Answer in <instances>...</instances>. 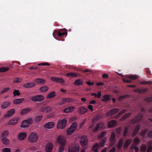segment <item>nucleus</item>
I'll list each match as a JSON object with an SVG mask.
<instances>
[{
  "label": "nucleus",
  "mask_w": 152,
  "mask_h": 152,
  "mask_svg": "<svg viewBox=\"0 0 152 152\" xmlns=\"http://www.w3.org/2000/svg\"><path fill=\"white\" fill-rule=\"evenodd\" d=\"M104 131L102 132L101 134L98 136V138L100 139L103 138L101 140L99 141L100 144L97 143H95L93 145L92 148V151L94 152H99L98 149L100 147L103 146L104 144Z\"/></svg>",
  "instance_id": "1"
},
{
  "label": "nucleus",
  "mask_w": 152,
  "mask_h": 152,
  "mask_svg": "<svg viewBox=\"0 0 152 152\" xmlns=\"http://www.w3.org/2000/svg\"><path fill=\"white\" fill-rule=\"evenodd\" d=\"M57 139L58 142L60 145L58 152H63L66 144L65 139L63 136L59 135L57 137Z\"/></svg>",
  "instance_id": "2"
},
{
  "label": "nucleus",
  "mask_w": 152,
  "mask_h": 152,
  "mask_svg": "<svg viewBox=\"0 0 152 152\" xmlns=\"http://www.w3.org/2000/svg\"><path fill=\"white\" fill-rule=\"evenodd\" d=\"M33 122V119L31 118H28L26 120H23L22 122L20 127L22 128H27L29 125L32 124Z\"/></svg>",
  "instance_id": "3"
},
{
  "label": "nucleus",
  "mask_w": 152,
  "mask_h": 152,
  "mask_svg": "<svg viewBox=\"0 0 152 152\" xmlns=\"http://www.w3.org/2000/svg\"><path fill=\"white\" fill-rule=\"evenodd\" d=\"M38 136L37 134L35 132H32L28 137V139L31 142H34L37 141L38 140Z\"/></svg>",
  "instance_id": "4"
},
{
  "label": "nucleus",
  "mask_w": 152,
  "mask_h": 152,
  "mask_svg": "<svg viewBox=\"0 0 152 152\" xmlns=\"http://www.w3.org/2000/svg\"><path fill=\"white\" fill-rule=\"evenodd\" d=\"M77 127V124L74 123L72 124L66 130V134L68 135L71 134L76 129Z\"/></svg>",
  "instance_id": "5"
},
{
  "label": "nucleus",
  "mask_w": 152,
  "mask_h": 152,
  "mask_svg": "<svg viewBox=\"0 0 152 152\" xmlns=\"http://www.w3.org/2000/svg\"><path fill=\"white\" fill-rule=\"evenodd\" d=\"M67 123L66 119H63L59 120L57 125V127L59 129H63L66 126Z\"/></svg>",
  "instance_id": "6"
},
{
  "label": "nucleus",
  "mask_w": 152,
  "mask_h": 152,
  "mask_svg": "<svg viewBox=\"0 0 152 152\" xmlns=\"http://www.w3.org/2000/svg\"><path fill=\"white\" fill-rule=\"evenodd\" d=\"M79 148L78 145H70L69 147V152H79Z\"/></svg>",
  "instance_id": "7"
},
{
  "label": "nucleus",
  "mask_w": 152,
  "mask_h": 152,
  "mask_svg": "<svg viewBox=\"0 0 152 152\" xmlns=\"http://www.w3.org/2000/svg\"><path fill=\"white\" fill-rule=\"evenodd\" d=\"M143 114L139 113L137 115L133 118L131 121V123L134 124L135 123L141 120L143 118Z\"/></svg>",
  "instance_id": "8"
},
{
  "label": "nucleus",
  "mask_w": 152,
  "mask_h": 152,
  "mask_svg": "<svg viewBox=\"0 0 152 152\" xmlns=\"http://www.w3.org/2000/svg\"><path fill=\"white\" fill-rule=\"evenodd\" d=\"M44 99V96L42 95H37L32 97L31 99L33 102H40L42 101Z\"/></svg>",
  "instance_id": "9"
},
{
  "label": "nucleus",
  "mask_w": 152,
  "mask_h": 152,
  "mask_svg": "<svg viewBox=\"0 0 152 152\" xmlns=\"http://www.w3.org/2000/svg\"><path fill=\"white\" fill-rule=\"evenodd\" d=\"M128 77L130 79H127L126 78H124L123 80V81L126 83H130L132 82V81L130 80L131 79L132 80H135L137 78V76L134 75H130Z\"/></svg>",
  "instance_id": "10"
},
{
  "label": "nucleus",
  "mask_w": 152,
  "mask_h": 152,
  "mask_svg": "<svg viewBox=\"0 0 152 152\" xmlns=\"http://www.w3.org/2000/svg\"><path fill=\"white\" fill-rule=\"evenodd\" d=\"M88 142V139L87 137L85 135H83L81 137L80 143L83 146L86 145Z\"/></svg>",
  "instance_id": "11"
},
{
  "label": "nucleus",
  "mask_w": 152,
  "mask_h": 152,
  "mask_svg": "<svg viewBox=\"0 0 152 152\" xmlns=\"http://www.w3.org/2000/svg\"><path fill=\"white\" fill-rule=\"evenodd\" d=\"M88 111V109L86 107L82 106L79 107L78 112L79 114L83 115L85 114Z\"/></svg>",
  "instance_id": "12"
},
{
  "label": "nucleus",
  "mask_w": 152,
  "mask_h": 152,
  "mask_svg": "<svg viewBox=\"0 0 152 152\" xmlns=\"http://www.w3.org/2000/svg\"><path fill=\"white\" fill-rule=\"evenodd\" d=\"M62 29H59L58 31H56L53 33V36L54 37L55 35H57L58 36L62 37L66 34V33L63 32Z\"/></svg>",
  "instance_id": "13"
},
{
  "label": "nucleus",
  "mask_w": 152,
  "mask_h": 152,
  "mask_svg": "<svg viewBox=\"0 0 152 152\" xmlns=\"http://www.w3.org/2000/svg\"><path fill=\"white\" fill-rule=\"evenodd\" d=\"M53 148V145L51 142L48 143L45 147V150L47 152H51Z\"/></svg>",
  "instance_id": "14"
},
{
  "label": "nucleus",
  "mask_w": 152,
  "mask_h": 152,
  "mask_svg": "<svg viewBox=\"0 0 152 152\" xmlns=\"http://www.w3.org/2000/svg\"><path fill=\"white\" fill-rule=\"evenodd\" d=\"M51 79L54 82L59 83H64L65 82L64 80L61 78L58 77H52Z\"/></svg>",
  "instance_id": "15"
},
{
  "label": "nucleus",
  "mask_w": 152,
  "mask_h": 152,
  "mask_svg": "<svg viewBox=\"0 0 152 152\" xmlns=\"http://www.w3.org/2000/svg\"><path fill=\"white\" fill-rule=\"evenodd\" d=\"M119 110L117 108H115L110 110L109 112L107 113V115L108 116H111L114 115L119 111Z\"/></svg>",
  "instance_id": "16"
},
{
  "label": "nucleus",
  "mask_w": 152,
  "mask_h": 152,
  "mask_svg": "<svg viewBox=\"0 0 152 152\" xmlns=\"http://www.w3.org/2000/svg\"><path fill=\"white\" fill-rule=\"evenodd\" d=\"M110 144L112 145H114L115 142V134L113 132L111 134L110 137Z\"/></svg>",
  "instance_id": "17"
},
{
  "label": "nucleus",
  "mask_w": 152,
  "mask_h": 152,
  "mask_svg": "<svg viewBox=\"0 0 152 152\" xmlns=\"http://www.w3.org/2000/svg\"><path fill=\"white\" fill-rule=\"evenodd\" d=\"M54 125V123L53 122H49L47 123L44 126V127L46 129H51L53 128Z\"/></svg>",
  "instance_id": "18"
},
{
  "label": "nucleus",
  "mask_w": 152,
  "mask_h": 152,
  "mask_svg": "<svg viewBox=\"0 0 152 152\" xmlns=\"http://www.w3.org/2000/svg\"><path fill=\"white\" fill-rule=\"evenodd\" d=\"M11 104L10 101H7L4 102L1 105V107L2 109H5L9 107Z\"/></svg>",
  "instance_id": "19"
},
{
  "label": "nucleus",
  "mask_w": 152,
  "mask_h": 152,
  "mask_svg": "<svg viewBox=\"0 0 152 152\" xmlns=\"http://www.w3.org/2000/svg\"><path fill=\"white\" fill-rule=\"evenodd\" d=\"M15 113V110L14 109H10L8 111L6 114L4 115L5 117H10L12 116Z\"/></svg>",
  "instance_id": "20"
},
{
  "label": "nucleus",
  "mask_w": 152,
  "mask_h": 152,
  "mask_svg": "<svg viewBox=\"0 0 152 152\" xmlns=\"http://www.w3.org/2000/svg\"><path fill=\"white\" fill-rule=\"evenodd\" d=\"M19 120L18 117H16L15 118L12 119L10 121L8 124L10 125H14L17 123Z\"/></svg>",
  "instance_id": "21"
},
{
  "label": "nucleus",
  "mask_w": 152,
  "mask_h": 152,
  "mask_svg": "<svg viewBox=\"0 0 152 152\" xmlns=\"http://www.w3.org/2000/svg\"><path fill=\"white\" fill-rule=\"evenodd\" d=\"M35 85V84L34 83L30 82L24 83L23 86L26 88H29L33 87Z\"/></svg>",
  "instance_id": "22"
},
{
  "label": "nucleus",
  "mask_w": 152,
  "mask_h": 152,
  "mask_svg": "<svg viewBox=\"0 0 152 152\" xmlns=\"http://www.w3.org/2000/svg\"><path fill=\"white\" fill-rule=\"evenodd\" d=\"M132 142V140L130 138L126 140L124 143L123 148H128Z\"/></svg>",
  "instance_id": "23"
},
{
  "label": "nucleus",
  "mask_w": 152,
  "mask_h": 152,
  "mask_svg": "<svg viewBox=\"0 0 152 152\" xmlns=\"http://www.w3.org/2000/svg\"><path fill=\"white\" fill-rule=\"evenodd\" d=\"M75 108L73 106H70L66 108L64 110V112L65 113H68L73 111Z\"/></svg>",
  "instance_id": "24"
},
{
  "label": "nucleus",
  "mask_w": 152,
  "mask_h": 152,
  "mask_svg": "<svg viewBox=\"0 0 152 152\" xmlns=\"http://www.w3.org/2000/svg\"><path fill=\"white\" fill-rule=\"evenodd\" d=\"M66 76L68 77H71V78L76 77H77L78 76L77 74L75 73L70 72L66 74Z\"/></svg>",
  "instance_id": "25"
},
{
  "label": "nucleus",
  "mask_w": 152,
  "mask_h": 152,
  "mask_svg": "<svg viewBox=\"0 0 152 152\" xmlns=\"http://www.w3.org/2000/svg\"><path fill=\"white\" fill-rule=\"evenodd\" d=\"M140 141V140L137 137H136L133 140V143L134 144H132L131 145H133L134 146H138L139 145Z\"/></svg>",
  "instance_id": "26"
},
{
  "label": "nucleus",
  "mask_w": 152,
  "mask_h": 152,
  "mask_svg": "<svg viewBox=\"0 0 152 152\" xmlns=\"http://www.w3.org/2000/svg\"><path fill=\"white\" fill-rule=\"evenodd\" d=\"M116 124V121L115 120H113L108 122V126L109 127L112 128L115 126Z\"/></svg>",
  "instance_id": "27"
},
{
  "label": "nucleus",
  "mask_w": 152,
  "mask_h": 152,
  "mask_svg": "<svg viewBox=\"0 0 152 152\" xmlns=\"http://www.w3.org/2000/svg\"><path fill=\"white\" fill-rule=\"evenodd\" d=\"M26 133L21 132L19 134L18 137L20 140H23L26 138Z\"/></svg>",
  "instance_id": "28"
},
{
  "label": "nucleus",
  "mask_w": 152,
  "mask_h": 152,
  "mask_svg": "<svg viewBox=\"0 0 152 152\" xmlns=\"http://www.w3.org/2000/svg\"><path fill=\"white\" fill-rule=\"evenodd\" d=\"M31 110V109L30 108H27L22 110L20 112L21 114L22 115H24L27 113H28Z\"/></svg>",
  "instance_id": "29"
},
{
  "label": "nucleus",
  "mask_w": 152,
  "mask_h": 152,
  "mask_svg": "<svg viewBox=\"0 0 152 152\" xmlns=\"http://www.w3.org/2000/svg\"><path fill=\"white\" fill-rule=\"evenodd\" d=\"M34 82L38 84H44L45 82V80L41 78H37L35 79L34 80Z\"/></svg>",
  "instance_id": "30"
},
{
  "label": "nucleus",
  "mask_w": 152,
  "mask_h": 152,
  "mask_svg": "<svg viewBox=\"0 0 152 152\" xmlns=\"http://www.w3.org/2000/svg\"><path fill=\"white\" fill-rule=\"evenodd\" d=\"M103 128L102 124L100 123H98L97 124L95 128L94 129L93 132H96L99 129H101Z\"/></svg>",
  "instance_id": "31"
},
{
  "label": "nucleus",
  "mask_w": 152,
  "mask_h": 152,
  "mask_svg": "<svg viewBox=\"0 0 152 152\" xmlns=\"http://www.w3.org/2000/svg\"><path fill=\"white\" fill-rule=\"evenodd\" d=\"M24 100V98L17 99L14 100L13 102L15 104H18L23 101Z\"/></svg>",
  "instance_id": "32"
},
{
  "label": "nucleus",
  "mask_w": 152,
  "mask_h": 152,
  "mask_svg": "<svg viewBox=\"0 0 152 152\" xmlns=\"http://www.w3.org/2000/svg\"><path fill=\"white\" fill-rule=\"evenodd\" d=\"M123 143V140L122 139H120L117 145V148L118 149L120 150L122 148Z\"/></svg>",
  "instance_id": "33"
},
{
  "label": "nucleus",
  "mask_w": 152,
  "mask_h": 152,
  "mask_svg": "<svg viewBox=\"0 0 152 152\" xmlns=\"http://www.w3.org/2000/svg\"><path fill=\"white\" fill-rule=\"evenodd\" d=\"M56 95L55 92L54 91H52L48 94L47 96V98L48 99L53 98Z\"/></svg>",
  "instance_id": "34"
},
{
  "label": "nucleus",
  "mask_w": 152,
  "mask_h": 152,
  "mask_svg": "<svg viewBox=\"0 0 152 152\" xmlns=\"http://www.w3.org/2000/svg\"><path fill=\"white\" fill-rule=\"evenodd\" d=\"M62 101L64 102L71 103L74 101V100L70 98H64L63 99Z\"/></svg>",
  "instance_id": "35"
},
{
  "label": "nucleus",
  "mask_w": 152,
  "mask_h": 152,
  "mask_svg": "<svg viewBox=\"0 0 152 152\" xmlns=\"http://www.w3.org/2000/svg\"><path fill=\"white\" fill-rule=\"evenodd\" d=\"M74 84L75 85L80 86L83 84V82L80 79H78L76 80L74 82Z\"/></svg>",
  "instance_id": "36"
},
{
  "label": "nucleus",
  "mask_w": 152,
  "mask_h": 152,
  "mask_svg": "<svg viewBox=\"0 0 152 152\" xmlns=\"http://www.w3.org/2000/svg\"><path fill=\"white\" fill-rule=\"evenodd\" d=\"M137 146H134L133 145H131L129 147V149L131 150H133L135 149V152H138L139 148L137 147Z\"/></svg>",
  "instance_id": "37"
},
{
  "label": "nucleus",
  "mask_w": 152,
  "mask_h": 152,
  "mask_svg": "<svg viewBox=\"0 0 152 152\" xmlns=\"http://www.w3.org/2000/svg\"><path fill=\"white\" fill-rule=\"evenodd\" d=\"M9 132L7 130H6L4 131L3 132H2L1 134V137L3 138H6L7 137L8 134Z\"/></svg>",
  "instance_id": "38"
},
{
  "label": "nucleus",
  "mask_w": 152,
  "mask_h": 152,
  "mask_svg": "<svg viewBox=\"0 0 152 152\" xmlns=\"http://www.w3.org/2000/svg\"><path fill=\"white\" fill-rule=\"evenodd\" d=\"M129 127L128 126H125L124 128V130L123 132V135L124 137H126L127 136L128 132V131L129 129Z\"/></svg>",
  "instance_id": "39"
},
{
  "label": "nucleus",
  "mask_w": 152,
  "mask_h": 152,
  "mask_svg": "<svg viewBox=\"0 0 152 152\" xmlns=\"http://www.w3.org/2000/svg\"><path fill=\"white\" fill-rule=\"evenodd\" d=\"M2 142L5 145H7L10 143V140L6 138H3L1 139Z\"/></svg>",
  "instance_id": "40"
},
{
  "label": "nucleus",
  "mask_w": 152,
  "mask_h": 152,
  "mask_svg": "<svg viewBox=\"0 0 152 152\" xmlns=\"http://www.w3.org/2000/svg\"><path fill=\"white\" fill-rule=\"evenodd\" d=\"M13 97H15V96H19L20 94V93L19 92V90L15 89L13 90Z\"/></svg>",
  "instance_id": "41"
},
{
  "label": "nucleus",
  "mask_w": 152,
  "mask_h": 152,
  "mask_svg": "<svg viewBox=\"0 0 152 152\" xmlns=\"http://www.w3.org/2000/svg\"><path fill=\"white\" fill-rule=\"evenodd\" d=\"M48 89V87L46 86H44L40 88V90L42 92L47 91Z\"/></svg>",
  "instance_id": "42"
},
{
  "label": "nucleus",
  "mask_w": 152,
  "mask_h": 152,
  "mask_svg": "<svg viewBox=\"0 0 152 152\" xmlns=\"http://www.w3.org/2000/svg\"><path fill=\"white\" fill-rule=\"evenodd\" d=\"M140 128V126L139 125H137L135 126L133 132V133L134 134H136L138 132Z\"/></svg>",
  "instance_id": "43"
},
{
  "label": "nucleus",
  "mask_w": 152,
  "mask_h": 152,
  "mask_svg": "<svg viewBox=\"0 0 152 152\" xmlns=\"http://www.w3.org/2000/svg\"><path fill=\"white\" fill-rule=\"evenodd\" d=\"M10 69L8 67H0V72H3L8 71Z\"/></svg>",
  "instance_id": "44"
},
{
  "label": "nucleus",
  "mask_w": 152,
  "mask_h": 152,
  "mask_svg": "<svg viewBox=\"0 0 152 152\" xmlns=\"http://www.w3.org/2000/svg\"><path fill=\"white\" fill-rule=\"evenodd\" d=\"M152 83V81H143L140 82V84L142 85L150 84Z\"/></svg>",
  "instance_id": "45"
},
{
  "label": "nucleus",
  "mask_w": 152,
  "mask_h": 152,
  "mask_svg": "<svg viewBox=\"0 0 152 152\" xmlns=\"http://www.w3.org/2000/svg\"><path fill=\"white\" fill-rule=\"evenodd\" d=\"M147 149V146L144 144H142L141 147V150L142 152H145Z\"/></svg>",
  "instance_id": "46"
},
{
  "label": "nucleus",
  "mask_w": 152,
  "mask_h": 152,
  "mask_svg": "<svg viewBox=\"0 0 152 152\" xmlns=\"http://www.w3.org/2000/svg\"><path fill=\"white\" fill-rule=\"evenodd\" d=\"M126 109H123L121 111H120L119 113H118L117 115H116V116L117 117H119L121 115L123 114H124V113H125L126 112Z\"/></svg>",
  "instance_id": "47"
},
{
  "label": "nucleus",
  "mask_w": 152,
  "mask_h": 152,
  "mask_svg": "<svg viewBox=\"0 0 152 152\" xmlns=\"http://www.w3.org/2000/svg\"><path fill=\"white\" fill-rule=\"evenodd\" d=\"M131 115V113H129L124 114L123 117V118L124 119L128 118Z\"/></svg>",
  "instance_id": "48"
},
{
  "label": "nucleus",
  "mask_w": 152,
  "mask_h": 152,
  "mask_svg": "<svg viewBox=\"0 0 152 152\" xmlns=\"http://www.w3.org/2000/svg\"><path fill=\"white\" fill-rule=\"evenodd\" d=\"M42 115H37V116L35 119H34V121L35 122H38V121H40V120H41V119L42 118Z\"/></svg>",
  "instance_id": "49"
},
{
  "label": "nucleus",
  "mask_w": 152,
  "mask_h": 152,
  "mask_svg": "<svg viewBox=\"0 0 152 152\" xmlns=\"http://www.w3.org/2000/svg\"><path fill=\"white\" fill-rule=\"evenodd\" d=\"M10 88H5L2 89L0 91V93L1 94H2L5 92H7L8 91L10 90Z\"/></svg>",
  "instance_id": "50"
},
{
  "label": "nucleus",
  "mask_w": 152,
  "mask_h": 152,
  "mask_svg": "<svg viewBox=\"0 0 152 152\" xmlns=\"http://www.w3.org/2000/svg\"><path fill=\"white\" fill-rule=\"evenodd\" d=\"M147 132V130H143L141 133V136L143 137H144Z\"/></svg>",
  "instance_id": "51"
},
{
  "label": "nucleus",
  "mask_w": 152,
  "mask_h": 152,
  "mask_svg": "<svg viewBox=\"0 0 152 152\" xmlns=\"http://www.w3.org/2000/svg\"><path fill=\"white\" fill-rule=\"evenodd\" d=\"M145 100L147 102H152V97H147L145 99Z\"/></svg>",
  "instance_id": "52"
},
{
  "label": "nucleus",
  "mask_w": 152,
  "mask_h": 152,
  "mask_svg": "<svg viewBox=\"0 0 152 152\" xmlns=\"http://www.w3.org/2000/svg\"><path fill=\"white\" fill-rule=\"evenodd\" d=\"M148 91L147 88L140 89V93H143Z\"/></svg>",
  "instance_id": "53"
},
{
  "label": "nucleus",
  "mask_w": 152,
  "mask_h": 152,
  "mask_svg": "<svg viewBox=\"0 0 152 152\" xmlns=\"http://www.w3.org/2000/svg\"><path fill=\"white\" fill-rule=\"evenodd\" d=\"M3 152H11L10 149V148H6L2 150Z\"/></svg>",
  "instance_id": "54"
},
{
  "label": "nucleus",
  "mask_w": 152,
  "mask_h": 152,
  "mask_svg": "<svg viewBox=\"0 0 152 152\" xmlns=\"http://www.w3.org/2000/svg\"><path fill=\"white\" fill-rule=\"evenodd\" d=\"M38 65H42V66H49L50 65V64L48 63L45 62L44 63H39L38 64Z\"/></svg>",
  "instance_id": "55"
},
{
  "label": "nucleus",
  "mask_w": 152,
  "mask_h": 152,
  "mask_svg": "<svg viewBox=\"0 0 152 152\" xmlns=\"http://www.w3.org/2000/svg\"><path fill=\"white\" fill-rule=\"evenodd\" d=\"M128 96V95H125L123 96H121L119 97L118 98V99L119 100H122L126 98L127 96Z\"/></svg>",
  "instance_id": "56"
},
{
  "label": "nucleus",
  "mask_w": 152,
  "mask_h": 152,
  "mask_svg": "<svg viewBox=\"0 0 152 152\" xmlns=\"http://www.w3.org/2000/svg\"><path fill=\"white\" fill-rule=\"evenodd\" d=\"M122 129L121 127H119L116 129V133L118 134H119L121 132Z\"/></svg>",
  "instance_id": "57"
},
{
  "label": "nucleus",
  "mask_w": 152,
  "mask_h": 152,
  "mask_svg": "<svg viewBox=\"0 0 152 152\" xmlns=\"http://www.w3.org/2000/svg\"><path fill=\"white\" fill-rule=\"evenodd\" d=\"M147 135L149 137L152 138V130L149 131L148 132Z\"/></svg>",
  "instance_id": "58"
},
{
  "label": "nucleus",
  "mask_w": 152,
  "mask_h": 152,
  "mask_svg": "<svg viewBox=\"0 0 152 152\" xmlns=\"http://www.w3.org/2000/svg\"><path fill=\"white\" fill-rule=\"evenodd\" d=\"M21 79L19 78H15L14 80V82L15 83H19L21 81Z\"/></svg>",
  "instance_id": "59"
},
{
  "label": "nucleus",
  "mask_w": 152,
  "mask_h": 152,
  "mask_svg": "<svg viewBox=\"0 0 152 152\" xmlns=\"http://www.w3.org/2000/svg\"><path fill=\"white\" fill-rule=\"evenodd\" d=\"M111 96L109 95H105V102L109 100Z\"/></svg>",
  "instance_id": "60"
},
{
  "label": "nucleus",
  "mask_w": 152,
  "mask_h": 152,
  "mask_svg": "<svg viewBox=\"0 0 152 152\" xmlns=\"http://www.w3.org/2000/svg\"><path fill=\"white\" fill-rule=\"evenodd\" d=\"M88 108L91 111H94V109L93 106L91 105H89L88 106Z\"/></svg>",
  "instance_id": "61"
},
{
  "label": "nucleus",
  "mask_w": 152,
  "mask_h": 152,
  "mask_svg": "<svg viewBox=\"0 0 152 152\" xmlns=\"http://www.w3.org/2000/svg\"><path fill=\"white\" fill-rule=\"evenodd\" d=\"M82 72H90V73H92V72L91 71L88 69L82 70Z\"/></svg>",
  "instance_id": "62"
},
{
  "label": "nucleus",
  "mask_w": 152,
  "mask_h": 152,
  "mask_svg": "<svg viewBox=\"0 0 152 152\" xmlns=\"http://www.w3.org/2000/svg\"><path fill=\"white\" fill-rule=\"evenodd\" d=\"M47 107H43L41 108V111L47 112Z\"/></svg>",
  "instance_id": "63"
},
{
  "label": "nucleus",
  "mask_w": 152,
  "mask_h": 152,
  "mask_svg": "<svg viewBox=\"0 0 152 152\" xmlns=\"http://www.w3.org/2000/svg\"><path fill=\"white\" fill-rule=\"evenodd\" d=\"M152 150V147L149 146L147 149V152H151Z\"/></svg>",
  "instance_id": "64"
}]
</instances>
